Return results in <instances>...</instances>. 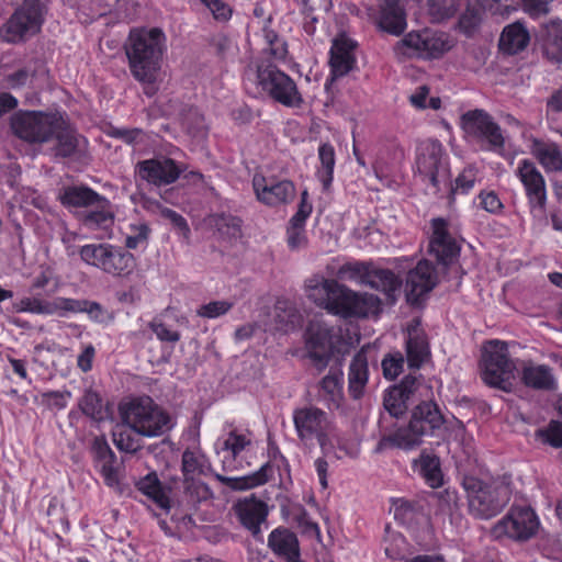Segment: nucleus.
Returning a JSON list of instances; mask_svg holds the SVG:
<instances>
[{
	"label": "nucleus",
	"instance_id": "nucleus-38",
	"mask_svg": "<svg viewBox=\"0 0 562 562\" xmlns=\"http://www.w3.org/2000/svg\"><path fill=\"white\" fill-rule=\"evenodd\" d=\"M531 154L547 171L562 170V151L554 143L533 140Z\"/></svg>",
	"mask_w": 562,
	"mask_h": 562
},
{
	"label": "nucleus",
	"instance_id": "nucleus-39",
	"mask_svg": "<svg viewBox=\"0 0 562 562\" xmlns=\"http://www.w3.org/2000/svg\"><path fill=\"white\" fill-rule=\"evenodd\" d=\"M402 281L386 269H376L370 267L368 278L364 285L385 293L390 299H394V293L398 291Z\"/></svg>",
	"mask_w": 562,
	"mask_h": 562
},
{
	"label": "nucleus",
	"instance_id": "nucleus-56",
	"mask_svg": "<svg viewBox=\"0 0 562 562\" xmlns=\"http://www.w3.org/2000/svg\"><path fill=\"white\" fill-rule=\"evenodd\" d=\"M241 224L243 221L237 216H223L217 223V229L223 238L233 241L241 237Z\"/></svg>",
	"mask_w": 562,
	"mask_h": 562
},
{
	"label": "nucleus",
	"instance_id": "nucleus-12",
	"mask_svg": "<svg viewBox=\"0 0 562 562\" xmlns=\"http://www.w3.org/2000/svg\"><path fill=\"white\" fill-rule=\"evenodd\" d=\"M416 167L424 180H428L435 191L449 182V168L442 145L438 140H426L417 148Z\"/></svg>",
	"mask_w": 562,
	"mask_h": 562
},
{
	"label": "nucleus",
	"instance_id": "nucleus-23",
	"mask_svg": "<svg viewBox=\"0 0 562 562\" xmlns=\"http://www.w3.org/2000/svg\"><path fill=\"white\" fill-rule=\"evenodd\" d=\"M430 355L429 344L418 319L407 327L406 359L409 368L419 369Z\"/></svg>",
	"mask_w": 562,
	"mask_h": 562
},
{
	"label": "nucleus",
	"instance_id": "nucleus-58",
	"mask_svg": "<svg viewBox=\"0 0 562 562\" xmlns=\"http://www.w3.org/2000/svg\"><path fill=\"white\" fill-rule=\"evenodd\" d=\"M148 326L156 335L157 339L162 342L176 344L181 338V334L178 330L172 329L171 326L164 323L160 318L155 317L149 322Z\"/></svg>",
	"mask_w": 562,
	"mask_h": 562
},
{
	"label": "nucleus",
	"instance_id": "nucleus-22",
	"mask_svg": "<svg viewBox=\"0 0 562 562\" xmlns=\"http://www.w3.org/2000/svg\"><path fill=\"white\" fill-rule=\"evenodd\" d=\"M380 299L373 294H359L345 286L338 315L342 317H367L378 314L380 311Z\"/></svg>",
	"mask_w": 562,
	"mask_h": 562
},
{
	"label": "nucleus",
	"instance_id": "nucleus-62",
	"mask_svg": "<svg viewBox=\"0 0 562 562\" xmlns=\"http://www.w3.org/2000/svg\"><path fill=\"white\" fill-rule=\"evenodd\" d=\"M381 366L384 378L394 380L403 371L404 358L401 352L390 353L384 357Z\"/></svg>",
	"mask_w": 562,
	"mask_h": 562
},
{
	"label": "nucleus",
	"instance_id": "nucleus-53",
	"mask_svg": "<svg viewBox=\"0 0 562 562\" xmlns=\"http://www.w3.org/2000/svg\"><path fill=\"white\" fill-rule=\"evenodd\" d=\"M391 512L395 520L403 525H411L418 516V509L414 503L404 498H397L392 502Z\"/></svg>",
	"mask_w": 562,
	"mask_h": 562
},
{
	"label": "nucleus",
	"instance_id": "nucleus-44",
	"mask_svg": "<svg viewBox=\"0 0 562 562\" xmlns=\"http://www.w3.org/2000/svg\"><path fill=\"white\" fill-rule=\"evenodd\" d=\"M80 412L92 420L100 422L104 418L103 400L100 393L91 387L86 389L78 401Z\"/></svg>",
	"mask_w": 562,
	"mask_h": 562
},
{
	"label": "nucleus",
	"instance_id": "nucleus-20",
	"mask_svg": "<svg viewBox=\"0 0 562 562\" xmlns=\"http://www.w3.org/2000/svg\"><path fill=\"white\" fill-rule=\"evenodd\" d=\"M437 280L434 266L427 260L419 261L407 274L405 284L407 300L417 303L424 294L435 288Z\"/></svg>",
	"mask_w": 562,
	"mask_h": 562
},
{
	"label": "nucleus",
	"instance_id": "nucleus-13",
	"mask_svg": "<svg viewBox=\"0 0 562 562\" xmlns=\"http://www.w3.org/2000/svg\"><path fill=\"white\" fill-rule=\"evenodd\" d=\"M539 527L535 512L526 506H513L492 529L496 538L507 537L524 541L531 538Z\"/></svg>",
	"mask_w": 562,
	"mask_h": 562
},
{
	"label": "nucleus",
	"instance_id": "nucleus-25",
	"mask_svg": "<svg viewBox=\"0 0 562 562\" xmlns=\"http://www.w3.org/2000/svg\"><path fill=\"white\" fill-rule=\"evenodd\" d=\"M312 204L307 201V192L303 191L296 213L291 217L286 229V243L291 250H300L307 245L305 222L312 213Z\"/></svg>",
	"mask_w": 562,
	"mask_h": 562
},
{
	"label": "nucleus",
	"instance_id": "nucleus-10",
	"mask_svg": "<svg viewBox=\"0 0 562 562\" xmlns=\"http://www.w3.org/2000/svg\"><path fill=\"white\" fill-rule=\"evenodd\" d=\"M46 7L40 0H24L0 27V36L8 43H20L40 33L45 21Z\"/></svg>",
	"mask_w": 562,
	"mask_h": 562
},
{
	"label": "nucleus",
	"instance_id": "nucleus-18",
	"mask_svg": "<svg viewBox=\"0 0 562 562\" xmlns=\"http://www.w3.org/2000/svg\"><path fill=\"white\" fill-rule=\"evenodd\" d=\"M432 235L429 241V251L441 262H451L460 251L458 240L451 236L448 223L443 218L431 221Z\"/></svg>",
	"mask_w": 562,
	"mask_h": 562
},
{
	"label": "nucleus",
	"instance_id": "nucleus-26",
	"mask_svg": "<svg viewBox=\"0 0 562 562\" xmlns=\"http://www.w3.org/2000/svg\"><path fill=\"white\" fill-rule=\"evenodd\" d=\"M94 461L101 467V474L108 486L119 484V473L115 467L116 456L109 446L104 436L94 437L91 446Z\"/></svg>",
	"mask_w": 562,
	"mask_h": 562
},
{
	"label": "nucleus",
	"instance_id": "nucleus-43",
	"mask_svg": "<svg viewBox=\"0 0 562 562\" xmlns=\"http://www.w3.org/2000/svg\"><path fill=\"white\" fill-rule=\"evenodd\" d=\"M318 160L321 166L318 167L316 175L324 189L327 190L333 182L336 161L335 149L330 144L324 143L319 146Z\"/></svg>",
	"mask_w": 562,
	"mask_h": 562
},
{
	"label": "nucleus",
	"instance_id": "nucleus-34",
	"mask_svg": "<svg viewBox=\"0 0 562 562\" xmlns=\"http://www.w3.org/2000/svg\"><path fill=\"white\" fill-rule=\"evenodd\" d=\"M53 138L56 139L55 156L61 158L75 156L80 146V140H86L63 117L59 127L54 132Z\"/></svg>",
	"mask_w": 562,
	"mask_h": 562
},
{
	"label": "nucleus",
	"instance_id": "nucleus-52",
	"mask_svg": "<svg viewBox=\"0 0 562 562\" xmlns=\"http://www.w3.org/2000/svg\"><path fill=\"white\" fill-rule=\"evenodd\" d=\"M86 300L58 296L52 301V315L66 317L69 314L82 313Z\"/></svg>",
	"mask_w": 562,
	"mask_h": 562
},
{
	"label": "nucleus",
	"instance_id": "nucleus-24",
	"mask_svg": "<svg viewBox=\"0 0 562 562\" xmlns=\"http://www.w3.org/2000/svg\"><path fill=\"white\" fill-rule=\"evenodd\" d=\"M356 43L346 35H339L333 41L330 48V68L333 78L347 75L356 64Z\"/></svg>",
	"mask_w": 562,
	"mask_h": 562
},
{
	"label": "nucleus",
	"instance_id": "nucleus-46",
	"mask_svg": "<svg viewBox=\"0 0 562 562\" xmlns=\"http://www.w3.org/2000/svg\"><path fill=\"white\" fill-rule=\"evenodd\" d=\"M251 446V434L241 432L237 429L231 430L222 443V451L236 460L244 451Z\"/></svg>",
	"mask_w": 562,
	"mask_h": 562
},
{
	"label": "nucleus",
	"instance_id": "nucleus-30",
	"mask_svg": "<svg viewBox=\"0 0 562 562\" xmlns=\"http://www.w3.org/2000/svg\"><path fill=\"white\" fill-rule=\"evenodd\" d=\"M541 49L551 61L562 63V20L546 23L541 32Z\"/></svg>",
	"mask_w": 562,
	"mask_h": 562
},
{
	"label": "nucleus",
	"instance_id": "nucleus-2",
	"mask_svg": "<svg viewBox=\"0 0 562 562\" xmlns=\"http://www.w3.org/2000/svg\"><path fill=\"white\" fill-rule=\"evenodd\" d=\"M123 424L143 437H159L172 428L171 417L148 395L130 397L119 405Z\"/></svg>",
	"mask_w": 562,
	"mask_h": 562
},
{
	"label": "nucleus",
	"instance_id": "nucleus-21",
	"mask_svg": "<svg viewBox=\"0 0 562 562\" xmlns=\"http://www.w3.org/2000/svg\"><path fill=\"white\" fill-rule=\"evenodd\" d=\"M374 23L389 34L401 35L407 27L406 12L398 0H378Z\"/></svg>",
	"mask_w": 562,
	"mask_h": 562
},
{
	"label": "nucleus",
	"instance_id": "nucleus-50",
	"mask_svg": "<svg viewBox=\"0 0 562 562\" xmlns=\"http://www.w3.org/2000/svg\"><path fill=\"white\" fill-rule=\"evenodd\" d=\"M370 267L371 265L363 262L345 263L338 269L337 276L342 280L364 285Z\"/></svg>",
	"mask_w": 562,
	"mask_h": 562
},
{
	"label": "nucleus",
	"instance_id": "nucleus-42",
	"mask_svg": "<svg viewBox=\"0 0 562 562\" xmlns=\"http://www.w3.org/2000/svg\"><path fill=\"white\" fill-rule=\"evenodd\" d=\"M415 467L430 487H438L441 485L442 473L438 457L427 452H422L419 459L415 461Z\"/></svg>",
	"mask_w": 562,
	"mask_h": 562
},
{
	"label": "nucleus",
	"instance_id": "nucleus-14",
	"mask_svg": "<svg viewBox=\"0 0 562 562\" xmlns=\"http://www.w3.org/2000/svg\"><path fill=\"white\" fill-rule=\"evenodd\" d=\"M268 56L258 65L257 78L263 91L269 92L276 102H281V70L278 57V34L273 31L263 30Z\"/></svg>",
	"mask_w": 562,
	"mask_h": 562
},
{
	"label": "nucleus",
	"instance_id": "nucleus-59",
	"mask_svg": "<svg viewBox=\"0 0 562 562\" xmlns=\"http://www.w3.org/2000/svg\"><path fill=\"white\" fill-rule=\"evenodd\" d=\"M109 136L120 139L127 145L135 146L144 142L145 132L142 128L112 127L108 133Z\"/></svg>",
	"mask_w": 562,
	"mask_h": 562
},
{
	"label": "nucleus",
	"instance_id": "nucleus-17",
	"mask_svg": "<svg viewBox=\"0 0 562 562\" xmlns=\"http://www.w3.org/2000/svg\"><path fill=\"white\" fill-rule=\"evenodd\" d=\"M516 176L525 188L531 210L542 213L547 201V187L542 173L532 161L524 159L518 164Z\"/></svg>",
	"mask_w": 562,
	"mask_h": 562
},
{
	"label": "nucleus",
	"instance_id": "nucleus-37",
	"mask_svg": "<svg viewBox=\"0 0 562 562\" xmlns=\"http://www.w3.org/2000/svg\"><path fill=\"white\" fill-rule=\"evenodd\" d=\"M368 378L367 356L363 352H358L351 360L348 372V391L353 398L358 400L363 395Z\"/></svg>",
	"mask_w": 562,
	"mask_h": 562
},
{
	"label": "nucleus",
	"instance_id": "nucleus-36",
	"mask_svg": "<svg viewBox=\"0 0 562 562\" xmlns=\"http://www.w3.org/2000/svg\"><path fill=\"white\" fill-rule=\"evenodd\" d=\"M319 398L329 408H338L342 402V372L339 369L330 370L319 382Z\"/></svg>",
	"mask_w": 562,
	"mask_h": 562
},
{
	"label": "nucleus",
	"instance_id": "nucleus-48",
	"mask_svg": "<svg viewBox=\"0 0 562 562\" xmlns=\"http://www.w3.org/2000/svg\"><path fill=\"white\" fill-rule=\"evenodd\" d=\"M98 205L97 210L88 211L82 216V224L89 229H108L113 225V214L104 206Z\"/></svg>",
	"mask_w": 562,
	"mask_h": 562
},
{
	"label": "nucleus",
	"instance_id": "nucleus-45",
	"mask_svg": "<svg viewBox=\"0 0 562 562\" xmlns=\"http://www.w3.org/2000/svg\"><path fill=\"white\" fill-rule=\"evenodd\" d=\"M209 462L200 451L187 449L182 453V473L184 480L206 474Z\"/></svg>",
	"mask_w": 562,
	"mask_h": 562
},
{
	"label": "nucleus",
	"instance_id": "nucleus-29",
	"mask_svg": "<svg viewBox=\"0 0 562 562\" xmlns=\"http://www.w3.org/2000/svg\"><path fill=\"white\" fill-rule=\"evenodd\" d=\"M66 207H88L99 203L108 204V200L93 189L86 186L64 187L58 195Z\"/></svg>",
	"mask_w": 562,
	"mask_h": 562
},
{
	"label": "nucleus",
	"instance_id": "nucleus-19",
	"mask_svg": "<svg viewBox=\"0 0 562 562\" xmlns=\"http://www.w3.org/2000/svg\"><path fill=\"white\" fill-rule=\"evenodd\" d=\"M344 291L345 285L324 278L313 279L308 284V297L335 315H338Z\"/></svg>",
	"mask_w": 562,
	"mask_h": 562
},
{
	"label": "nucleus",
	"instance_id": "nucleus-54",
	"mask_svg": "<svg viewBox=\"0 0 562 562\" xmlns=\"http://www.w3.org/2000/svg\"><path fill=\"white\" fill-rule=\"evenodd\" d=\"M536 438L553 448L562 447V422L551 420L547 427L536 431Z\"/></svg>",
	"mask_w": 562,
	"mask_h": 562
},
{
	"label": "nucleus",
	"instance_id": "nucleus-3",
	"mask_svg": "<svg viewBox=\"0 0 562 562\" xmlns=\"http://www.w3.org/2000/svg\"><path fill=\"white\" fill-rule=\"evenodd\" d=\"M293 419L299 436L302 439L316 438L325 454L334 453L337 459L346 456L355 458L358 454L356 448L346 447L326 413L319 408H299L294 412Z\"/></svg>",
	"mask_w": 562,
	"mask_h": 562
},
{
	"label": "nucleus",
	"instance_id": "nucleus-31",
	"mask_svg": "<svg viewBox=\"0 0 562 562\" xmlns=\"http://www.w3.org/2000/svg\"><path fill=\"white\" fill-rule=\"evenodd\" d=\"M252 187L261 203L273 206L281 202V179L278 176H268L262 171L256 172Z\"/></svg>",
	"mask_w": 562,
	"mask_h": 562
},
{
	"label": "nucleus",
	"instance_id": "nucleus-55",
	"mask_svg": "<svg viewBox=\"0 0 562 562\" xmlns=\"http://www.w3.org/2000/svg\"><path fill=\"white\" fill-rule=\"evenodd\" d=\"M130 232L131 234L125 238L124 247L128 251L130 249H137L143 244H147L151 229L147 223H137L130 225Z\"/></svg>",
	"mask_w": 562,
	"mask_h": 562
},
{
	"label": "nucleus",
	"instance_id": "nucleus-9",
	"mask_svg": "<svg viewBox=\"0 0 562 562\" xmlns=\"http://www.w3.org/2000/svg\"><path fill=\"white\" fill-rule=\"evenodd\" d=\"M60 123L61 115L35 110H18L10 117L12 133L30 144L50 140Z\"/></svg>",
	"mask_w": 562,
	"mask_h": 562
},
{
	"label": "nucleus",
	"instance_id": "nucleus-4",
	"mask_svg": "<svg viewBox=\"0 0 562 562\" xmlns=\"http://www.w3.org/2000/svg\"><path fill=\"white\" fill-rule=\"evenodd\" d=\"M462 484L469 512L475 518L490 519L510 501L512 488L506 479L483 481L475 476H465Z\"/></svg>",
	"mask_w": 562,
	"mask_h": 562
},
{
	"label": "nucleus",
	"instance_id": "nucleus-61",
	"mask_svg": "<svg viewBox=\"0 0 562 562\" xmlns=\"http://www.w3.org/2000/svg\"><path fill=\"white\" fill-rule=\"evenodd\" d=\"M42 403L49 409L61 411L67 407L71 392L65 391H47L41 394Z\"/></svg>",
	"mask_w": 562,
	"mask_h": 562
},
{
	"label": "nucleus",
	"instance_id": "nucleus-41",
	"mask_svg": "<svg viewBox=\"0 0 562 562\" xmlns=\"http://www.w3.org/2000/svg\"><path fill=\"white\" fill-rule=\"evenodd\" d=\"M288 519L300 529L302 535L308 537H315L321 541V529L319 526L311 520L305 508L300 504H288L286 505Z\"/></svg>",
	"mask_w": 562,
	"mask_h": 562
},
{
	"label": "nucleus",
	"instance_id": "nucleus-6",
	"mask_svg": "<svg viewBox=\"0 0 562 562\" xmlns=\"http://www.w3.org/2000/svg\"><path fill=\"white\" fill-rule=\"evenodd\" d=\"M79 256L86 265L117 279H128L137 268L132 252L110 243L86 244L79 248Z\"/></svg>",
	"mask_w": 562,
	"mask_h": 562
},
{
	"label": "nucleus",
	"instance_id": "nucleus-64",
	"mask_svg": "<svg viewBox=\"0 0 562 562\" xmlns=\"http://www.w3.org/2000/svg\"><path fill=\"white\" fill-rule=\"evenodd\" d=\"M233 304L228 301H212L201 305L196 310V315L203 318H216L226 314Z\"/></svg>",
	"mask_w": 562,
	"mask_h": 562
},
{
	"label": "nucleus",
	"instance_id": "nucleus-51",
	"mask_svg": "<svg viewBox=\"0 0 562 562\" xmlns=\"http://www.w3.org/2000/svg\"><path fill=\"white\" fill-rule=\"evenodd\" d=\"M52 301H46L40 297H22L14 304L18 313H32L37 315H52Z\"/></svg>",
	"mask_w": 562,
	"mask_h": 562
},
{
	"label": "nucleus",
	"instance_id": "nucleus-11",
	"mask_svg": "<svg viewBox=\"0 0 562 562\" xmlns=\"http://www.w3.org/2000/svg\"><path fill=\"white\" fill-rule=\"evenodd\" d=\"M46 7L40 0H24L0 27V36L8 43H20L40 33L45 21Z\"/></svg>",
	"mask_w": 562,
	"mask_h": 562
},
{
	"label": "nucleus",
	"instance_id": "nucleus-33",
	"mask_svg": "<svg viewBox=\"0 0 562 562\" xmlns=\"http://www.w3.org/2000/svg\"><path fill=\"white\" fill-rule=\"evenodd\" d=\"M272 475L273 468L269 462H267L262 464L258 471L250 474L238 477L217 475V480L232 490L245 491L266 484Z\"/></svg>",
	"mask_w": 562,
	"mask_h": 562
},
{
	"label": "nucleus",
	"instance_id": "nucleus-7",
	"mask_svg": "<svg viewBox=\"0 0 562 562\" xmlns=\"http://www.w3.org/2000/svg\"><path fill=\"white\" fill-rule=\"evenodd\" d=\"M454 45L456 38L449 33L424 29L408 32L395 44L394 53L400 59H438Z\"/></svg>",
	"mask_w": 562,
	"mask_h": 562
},
{
	"label": "nucleus",
	"instance_id": "nucleus-40",
	"mask_svg": "<svg viewBox=\"0 0 562 562\" xmlns=\"http://www.w3.org/2000/svg\"><path fill=\"white\" fill-rule=\"evenodd\" d=\"M136 488L150 498L161 509L170 508V499L166 494L164 486L155 472L148 473L139 479Z\"/></svg>",
	"mask_w": 562,
	"mask_h": 562
},
{
	"label": "nucleus",
	"instance_id": "nucleus-57",
	"mask_svg": "<svg viewBox=\"0 0 562 562\" xmlns=\"http://www.w3.org/2000/svg\"><path fill=\"white\" fill-rule=\"evenodd\" d=\"M184 484L186 495L192 504L201 503L211 498L212 496V491L210 487L200 480H184Z\"/></svg>",
	"mask_w": 562,
	"mask_h": 562
},
{
	"label": "nucleus",
	"instance_id": "nucleus-27",
	"mask_svg": "<svg viewBox=\"0 0 562 562\" xmlns=\"http://www.w3.org/2000/svg\"><path fill=\"white\" fill-rule=\"evenodd\" d=\"M411 420L413 428L417 427L424 436H432L445 423L439 407L432 402H423L417 405L412 413Z\"/></svg>",
	"mask_w": 562,
	"mask_h": 562
},
{
	"label": "nucleus",
	"instance_id": "nucleus-15",
	"mask_svg": "<svg viewBox=\"0 0 562 562\" xmlns=\"http://www.w3.org/2000/svg\"><path fill=\"white\" fill-rule=\"evenodd\" d=\"M183 171L182 166L167 156L144 159L135 166V176L155 187L175 183Z\"/></svg>",
	"mask_w": 562,
	"mask_h": 562
},
{
	"label": "nucleus",
	"instance_id": "nucleus-47",
	"mask_svg": "<svg viewBox=\"0 0 562 562\" xmlns=\"http://www.w3.org/2000/svg\"><path fill=\"white\" fill-rule=\"evenodd\" d=\"M424 435L417 427L413 428V422L409 420L407 427L398 428L392 434V445L403 450H412L423 442Z\"/></svg>",
	"mask_w": 562,
	"mask_h": 562
},
{
	"label": "nucleus",
	"instance_id": "nucleus-1",
	"mask_svg": "<svg viewBox=\"0 0 562 562\" xmlns=\"http://www.w3.org/2000/svg\"><path fill=\"white\" fill-rule=\"evenodd\" d=\"M166 50L167 36L161 27H132L124 44L132 76L137 81H151L161 68Z\"/></svg>",
	"mask_w": 562,
	"mask_h": 562
},
{
	"label": "nucleus",
	"instance_id": "nucleus-5",
	"mask_svg": "<svg viewBox=\"0 0 562 562\" xmlns=\"http://www.w3.org/2000/svg\"><path fill=\"white\" fill-rule=\"evenodd\" d=\"M305 345L308 359L318 371H323L335 356L348 352V344L342 337L341 328L328 325L322 318L310 322Z\"/></svg>",
	"mask_w": 562,
	"mask_h": 562
},
{
	"label": "nucleus",
	"instance_id": "nucleus-32",
	"mask_svg": "<svg viewBox=\"0 0 562 562\" xmlns=\"http://www.w3.org/2000/svg\"><path fill=\"white\" fill-rule=\"evenodd\" d=\"M522 383L536 390H551L555 386V379L551 368L546 364L526 362L521 368Z\"/></svg>",
	"mask_w": 562,
	"mask_h": 562
},
{
	"label": "nucleus",
	"instance_id": "nucleus-63",
	"mask_svg": "<svg viewBox=\"0 0 562 562\" xmlns=\"http://www.w3.org/2000/svg\"><path fill=\"white\" fill-rule=\"evenodd\" d=\"M113 442L120 451L126 453H135L140 449L139 440L126 430L113 432Z\"/></svg>",
	"mask_w": 562,
	"mask_h": 562
},
{
	"label": "nucleus",
	"instance_id": "nucleus-8",
	"mask_svg": "<svg viewBox=\"0 0 562 562\" xmlns=\"http://www.w3.org/2000/svg\"><path fill=\"white\" fill-rule=\"evenodd\" d=\"M482 379L493 386L510 392L514 386L516 364L508 352V345L490 340L482 348Z\"/></svg>",
	"mask_w": 562,
	"mask_h": 562
},
{
	"label": "nucleus",
	"instance_id": "nucleus-35",
	"mask_svg": "<svg viewBox=\"0 0 562 562\" xmlns=\"http://www.w3.org/2000/svg\"><path fill=\"white\" fill-rule=\"evenodd\" d=\"M530 42V34L526 26L520 22H514L504 27L499 47L503 52L514 55L524 50Z\"/></svg>",
	"mask_w": 562,
	"mask_h": 562
},
{
	"label": "nucleus",
	"instance_id": "nucleus-16",
	"mask_svg": "<svg viewBox=\"0 0 562 562\" xmlns=\"http://www.w3.org/2000/svg\"><path fill=\"white\" fill-rule=\"evenodd\" d=\"M461 128L468 136L486 140L493 150L498 151L504 147L505 139L501 127L483 110L465 112L461 116Z\"/></svg>",
	"mask_w": 562,
	"mask_h": 562
},
{
	"label": "nucleus",
	"instance_id": "nucleus-60",
	"mask_svg": "<svg viewBox=\"0 0 562 562\" xmlns=\"http://www.w3.org/2000/svg\"><path fill=\"white\" fill-rule=\"evenodd\" d=\"M283 562H305L301 558L300 543L295 533L283 529Z\"/></svg>",
	"mask_w": 562,
	"mask_h": 562
},
{
	"label": "nucleus",
	"instance_id": "nucleus-28",
	"mask_svg": "<svg viewBox=\"0 0 562 562\" xmlns=\"http://www.w3.org/2000/svg\"><path fill=\"white\" fill-rule=\"evenodd\" d=\"M235 510L240 524L254 536L260 533V525L265 521L268 510L262 501L255 498L239 501Z\"/></svg>",
	"mask_w": 562,
	"mask_h": 562
},
{
	"label": "nucleus",
	"instance_id": "nucleus-49",
	"mask_svg": "<svg viewBox=\"0 0 562 562\" xmlns=\"http://www.w3.org/2000/svg\"><path fill=\"white\" fill-rule=\"evenodd\" d=\"M402 389L394 385L384 396V407L394 417H400L407 409L408 397Z\"/></svg>",
	"mask_w": 562,
	"mask_h": 562
}]
</instances>
